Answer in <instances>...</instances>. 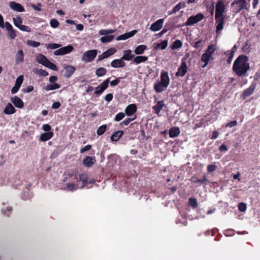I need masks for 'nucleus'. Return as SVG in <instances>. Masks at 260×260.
<instances>
[{"mask_svg":"<svg viewBox=\"0 0 260 260\" xmlns=\"http://www.w3.org/2000/svg\"><path fill=\"white\" fill-rule=\"evenodd\" d=\"M60 87V85L57 83H52L48 84L45 87V89L46 91H50L55 89H59Z\"/></svg>","mask_w":260,"mask_h":260,"instance_id":"obj_35","label":"nucleus"},{"mask_svg":"<svg viewBox=\"0 0 260 260\" xmlns=\"http://www.w3.org/2000/svg\"><path fill=\"white\" fill-rule=\"evenodd\" d=\"M109 82L110 78L104 80L99 86L95 88V90L94 92V94H101L108 88Z\"/></svg>","mask_w":260,"mask_h":260,"instance_id":"obj_7","label":"nucleus"},{"mask_svg":"<svg viewBox=\"0 0 260 260\" xmlns=\"http://www.w3.org/2000/svg\"><path fill=\"white\" fill-rule=\"evenodd\" d=\"M18 20H19V25H17L16 21L14 20V25L22 31L29 32L31 31V29L29 26L22 25V19L20 16H17Z\"/></svg>","mask_w":260,"mask_h":260,"instance_id":"obj_12","label":"nucleus"},{"mask_svg":"<svg viewBox=\"0 0 260 260\" xmlns=\"http://www.w3.org/2000/svg\"><path fill=\"white\" fill-rule=\"evenodd\" d=\"M204 18V15L201 13L195 16L189 17L185 22L186 26H191L201 21Z\"/></svg>","mask_w":260,"mask_h":260,"instance_id":"obj_3","label":"nucleus"},{"mask_svg":"<svg viewBox=\"0 0 260 260\" xmlns=\"http://www.w3.org/2000/svg\"><path fill=\"white\" fill-rule=\"evenodd\" d=\"M107 70L105 68L101 67L98 68L95 71V74L98 77H102L107 73Z\"/></svg>","mask_w":260,"mask_h":260,"instance_id":"obj_37","label":"nucleus"},{"mask_svg":"<svg viewBox=\"0 0 260 260\" xmlns=\"http://www.w3.org/2000/svg\"><path fill=\"white\" fill-rule=\"evenodd\" d=\"M45 66L53 71H56L57 70V66L54 63L50 62L49 60Z\"/></svg>","mask_w":260,"mask_h":260,"instance_id":"obj_48","label":"nucleus"},{"mask_svg":"<svg viewBox=\"0 0 260 260\" xmlns=\"http://www.w3.org/2000/svg\"><path fill=\"white\" fill-rule=\"evenodd\" d=\"M37 74L38 75H39L40 76H43V77H46L48 75V73L47 71H46L43 69H40V70H38Z\"/></svg>","mask_w":260,"mask_h":260,"instance_id":"obj_56","label":"nucleus"},{"mask_svg":"<svg viewBox=\"0 0 260 260\" xmlns=\"http://www.w3.org/2000/svg\"><path fill=\"white\" fill-rule=\"evenodd\" d=\"M234 51H230L228 54V58L226 59V61L228 62V63H230L232 61V60L233 58V56H234Z\"/></svg>","mask_w":260,"mask_h":260,"instance_id":"obj_55","label":"nucleus"},{"mask_svg":"<svg viewBox=\"0 0 260 260\" xmlns=\"http://www.w3.org/2000/svg\"><path fill=\"white\" fill-rule=\"evenodd\" d=\"M120 82V78H117L116 79L112 80L110 82V85L112 86H115L117 85Z\"/></svg>","mask_w":260,"mask_h":260,"instance_id":"obj_57","label":"nucleus"},{"mask_svg":"<svg viewBox=\"0 0 260 260\" xmlns=\"http://www.w3.org/2000/svg\"><path fill=\"white\" fill-rule=\"evenodd\" d=\"M96 161L94 156H86L83 160V165L86 167H91Z\"/></svg>","mask_w":260,"mask_h":260,"instance_id":"obj_16","label":"nucleus"},{"mask_svg":"<svg viewBox=\"0 0 260 260\" xmlns=\"http://www.w3.org/2000/svg\"><path fill=\"white\" fill-rule=\"evenodd\" d=\"M137 106L134 104H132L127 106L125 110V114H135L137 111Z\"/></svg>","mask_w":260,"mask_h":260,"instance_id":"obj_25","label":"nucleus"},{"mask_svg":"<svg viewBox=\"0 0 260 260\" xmlns=\"http://www.w3.org/2000/svg\"><path fill=\"white\" fill-rule=\"evenodd\" d=\"M79 181H81L82 182L88 181V175L86 174H82L79 175Z\"/></svg>","mask_w":260,"mask_h":260,"instance_id":"obj_51","label":"nucleus"},{"mask_svg":"<svg viewBox=\"0 0 260 260\" xmlns=\"http://www.w3.org/2000/svg\"><path fill=\"white\" fill-rule=\"evenodd\" d=\"M164 22V19H159L157 20L151 25L150 29L153 31L159 30L162 27Z\"/></svg>","mask_w":260,"mask_h":260,"instance_id":"obj_10","label":"nucleus"},{"mask_svg":"<svg viewBox=\"0 0 260 260\" xmlns=\"http://www.w3.org/2000/svg\"><path fill=\"white\" fill-rule=\"evenodd\" d=\"M11 9L18 12H23L25 11L24 7L19 3L15 2H11L9 4Z\"/></svg>","mask_w":260,"mask_h":260,"instance_id":"obj_13","label":"nucleus"},{"mask_svg":"<svg viewBox=\"0 0 260 260\" xmlns=\"http://www.w3.org/2000/svg\"><path fill=\"white\" fill-rule=\"evenodd\" d=\"M113 96L112 93L107 94L104 98V99L108 102H111L113 99Z\"/></svg>","mask_w":260,"mask_h":260,"instance_id":"obj_59","label":"nucleus"},{"mask_svg":"<svg viewBox=\"0 0 260 260\" xmlns=\"http://www.w3.org/2000/svg\"><path fill=\"white\" fill-rule=\"evenodd\" d=\"M164 106H165V104L164 103V101H160L157 102V104L153 107V108L155 110V113L156 114H158V113L162 109V108Z\"/></svg>","mask_w":260,"mask_h":260,"instance_id":"obj_32","label":"nucleus"},{"mask_svg":"<svg viewBox=\"0 0 260 260\" xmlns=\"http://www.w3.org/2000/svg\"><path fill=\"white\" fill-rule=\"evenodd\" d=\"M168 87L164 84L160 82L159 81L157 80L154 84V89L157 93H160L162 92L165 89Z\"/></svg>","mask_w":260,"mask_h":260,"instance_id":"obj_17","label":"nucleus"},{"mask_svg":"<svg viewBox=\"0 0 260 260\" xmlns=\"http://www.w3.org/2000/svg\"><path fill=\"white\" fill-rule=\"evenodd\" d=\"M23 81V76L22 75H20L16 79L15 84L20 87Z\"/></svg>","mask_w":260,"mask_h":260,"instance_id":"obj_52","label":"nucleus"},{"mask_svg":"<svg viewBox=\"0 0 260 260\" xmlns=\"http://www.w3.org/2000/svg\"><path fill=\"white\" fill-rule=\"evenodd\" d=\"M9 32V36L11 39H14L16 37L15 30L13 29Z\"/></svg>","mask_w":260,"mask_h":260,"instance_id":"obj_61","label":"nucleus"},{"mask_svg":"<svg viewBox=\"0 0 260 260\" xmlns=\"http://www.w3.org/2000/svg\"><path fill=\"white\" fill-rule=\"evenodd\" d=\"M111 65L113 68H122L125 66V62L122 59V58H121L112 61Z\"/></svg>","mask_w":260,"mask_h":260,"instance_id":"obj_18","label":"nucleus"},{"mask_svg":"<svg viewBox=\"0 0 260 260\" xmlns=\"http://www.w3.org/2000/svg\"><path fill=\"white\" fill-rule=\"evenodd\" d=\"M168 40H164L161 41L160 43H157L154 47L155 50H158V49L164 50L166 49L168 46Z\"/></svg>","mask_w":260,"mask_h":260,"instance_id":"obj_33","label":"nucleus"},{"mask_svg":"<svg viewBox=\"0 0 260 260\" xmlns=\"http://www.w3.org/2000/svg\"><path fill=\"white\" fill-rule=\"evenodd\" d=\"M127 116H129L131 117H128L126 118L124 121H123L122 123L125 125H128L131 121L134 120L136 118V115H127Z\"/></svg>","mask_w":260,"mask_h":260,"instance_id":"obj_42","label":"nucleus"},{"mask_svg":"<svg viewBox=\"0 0 260 260\" xmlns=\"http://www.w3.org/2000/svg\"><path fill=\"white\" fill-rule=\"evenodd\" d=\"M159 81L166 85L167 87L169 86L170 80L167 72L165 71H162L161 72L160 80Z\"/></svg>","mask_w":260,"mask_h":260,"instance_id":"obj_14","label":"nucleus"},{"mask_svg":"<svg viewBox=\"0 0 260 260\" xmlns=\"http://www.w3.org/2000/svg\"><path fill=\"white\" fill-rule=\"evenodd\" d=\"M214 58L212 56H210L207 53H203L201 56V61L204 62V64L202 66V68H205L209 63L210 60H213Z\"/></svg>","mask_w":260,"mask_h":260,"instance_id":"obj_20","label":"nucleus"},{"mask_svg":"<svg viewBox=\"0 0 260 260\" xmlns=\"http://www.w3.org/2000/svg\"><path fill=\"white\" fill-rule=\"evenodd\" d=\"M185 5L182 3H179L177 4L173 8V11L171 13H170V14H172L173 13H176L177 12L179 11L182 8L184 7Z\"/></svg>","mask_w":260,"mask_h":260,"instance_id":"obj_41","label":"nucleus"},{"mask_svg":"<svg viewBox=\"0 0 260 260\" xmlns=\"http://www.w3.org/2000/svg\"><path fill=\"white\" fill-rule=\"evenodd\" d=\"M116 31L115 29H101L99 31V34L101 36L107 35L109 34H112Z\"/></svg>","mask_w":260,"mask_h":260,"instance_id":"obj_39","label":"nucleus"},{"mask_svg":"<svg viewBox=\"0 0 260 260\" xmlns=\"http://www.w3.org/2000/svg\"><path fill=\"white\" fill-rule=\"evenodd\" d=\"M225 11V5L222 0L219 1L216 4L215 15L216 18L220 16H225L223 13Z\"/></svg>","mask_w":260,"mask_h":260,"instance_id":"obj_4","label":"nucleus"},{"mask_svg":"<svg viewBox=\"0 0 260 260\" xmlns=\"http://www.w3.org/2000/svg\"><path fill=\"white\" fill-rule=\"evenodd\" d=\"M182 42L180 40H176V41H175L174 42L172 47V49L173 50L177 49L179 48H181L182 47Z\"/></svg>","mask_w":260,"mask_h":260,"instance_id":"obj_43","label":"nucleus"},{"mask_svg":"<svg viewBox=\"0 0 260 260\" xmlns=\"http://www.w3.org/2000/svg\"><path fill=\"white\" fill-rule=\"evenodd\" d=\"M53 136V132H46L43 133L40 137V140L42 142H45L50 140Z\"/></svg>","mask_w":260,"mask_h":260,"instance_id":"obj_23","label":"nucleus"},{"mask_svg":"<svg viewBox=\"0 0 260 260\" xmlns=\"http://www.w3.org/2000/svg\"><path fill=\"white\" fill-rule=\"evenodd\" d=\"M116 52V49L114 48H111L104 52H103L102 54L99 55L98 56V61H101L103 60L104 59L114 54Z\"/></svg>","mask_w":260,"mask_h":260,"instance_id":"obj_11","label":"nucleus"},{"mask_svg":"<svg viewBox=\"0 0 260 260\" xmlns=\"http://www.w3.org/2000/svg\"><path fill=\"white\" fill-rule=\"evenodd\" d=\"M216 169H217V166L214 164L209 165L207 167V171H208V172H209V173H211V172L215 171L216 170Z\"/></svg>","mask_w":260,"mask_h":260,"instance_id":"obj_53","label":"nucleus"},{"mask_svg":"<svg viewBox=\"0 0 260 260\" xmlns=\"http://www.w3.org/2000/svg\"><path fill=\"white\" fill-rule=\"evenodd\" d=\"M135 55L132 54V51L131 50H126L124 51L123 55L121 57L122 59L123 60H127L129 61L132 60L133 58H134Z\"/></svg>","mask_w":260,"mask_h":260,"instance_id":"obj_21","label":"nucleus"},{"mask_svg":"<svg viewBox=\"0 0 260 260\" xmlns=\"http://www.w3.org/2000/svg\"><path fill=\"white\" fill-rule=\"evenodd\" d=\"M66 185L67 189L69 191H73L79 188L78 185L74 183H67Z\"/></svg>","mask_w":260,"mask_h":260,"instance_id":"obj_44","label":"nucleus"},{"mask_svg":"<svg viewBox=\"0 0 260 260\" xmlns=\"http://www.w3.org/2000/svg\"><path fill=\"white\" fill-rule=\"evenodd\" d=\"M74 49L72 45H68L59 48L54 51V54L55 55H62L72 52Z\"/></svg>","mask_w":260,"mask_h":260,"instance_id":"obj_8","label":"nucleus"},{"mask_svg":"<svg viewBox=\"0 0 260 260\" xmlns=\"http://www.w3.org/2000/svg\"><path fill=\"white\" fill-rule=\"evenodd\" d=\"M97 55L96 50H90L85 52L82 57V60L86 62L92 61Z\"/></svg>","mask_w":260,"mask_h":260,"instance_id":"obj_2","label":"nucleus"},{"mask_svg":"<svg viewBox=\"0 0 260 260\" xmlns=\"http://www.w3.org/2000/svg\"><path fill=\"white\" fill-rule=\"evenodd\" d=\"M194 127L193 128L194 130L198 128L205 127L206 125V120L200 116H197V118L196 120L194 121Z\"/></svg>","mask_w":260,"mask_h":260,"instance_id":"obj_15","label":"nucleus"},{"mask_svg":"<svg viewBox=\"0 0 260 260\" xmlns=\"http://www.w3.org/2000/svg\"><path fill=\"white\" fill-rule=\"evenodd\" d=\"M250 69L248 57L245 55H240L235 60L233 71L239 77L247 76V71Z\"/></svg>","mask_w":260,"mask_h":260,"instance_id":"obj_1","label":"nucleus"},{"mask_svg":"<svg viewBox=\"0 0 260 260\" xmlns=\"http://www.w3.org/2000/svg\"><path fill=\"white\" fill-rule=\"evenodd\" d=\"M236 3L239 4V10L238 12L242 9H247V4L246 0H237Z\"/></svg>","mask_w":260,"mask_h":260,"instance_id":"obj_36","label":"nucleus"},{"mask_svg":"<svg viewBox=\"0 0 260 260\" xmlns=\"http://www.w3.org/2000/svg\"><path fill=\"white\" fill-rule=\"evenodd\" d=\"M4 112L5 114H14L15 112H16V110L12 104L8 103L7 105Z\"/></svg>","mask_w":260,"mask_h":260,"instance_id":"obj_29","label":"nucleus"},{"mask_svg":"<svg viewBox=\"0 0 260 260\" xmlns=\"http://www.w3.org/2000/svg\"><path fill=\"white\" fill-rule=\"evenodd\" d=\"M50 26L54 28H57L59 26V22L56 19H52L50 22Z\"/></svg>","mask_w":260,"mask_h":260,"instance_id":"obj_50","label":"nucleus"},{"mask_svg":"<svg viewBox=\"0 0 260 260\" xmlns=\"http://www.w3.org/2000/svg\"><path fill=\"white\" fill-rule=\"evenodd\" d=\"M128 39L126 33H125L124 34H122L121 35H120L118 36L116 38V40L120 41V40H125Z\"/></svg>","mask_w":260,"mask_h":260,"instance_id":"obj_58","label":"nucleus"},{"mask_svg":"<svg viewBox=\"0 0 260 260\" xmlns=\"http://www.w3.org/2000/svg\"><path fill=\"white\" fill-rule=\"evenodd\" d=\"M148 58V57L146 56H137L134 57L133 61L135 63L138 64L146 61Z\"/></svg>","mask_w":260,"mask_h":260,"instance_id":"obj_28","label":"nucleus"},{"mask_svg":"<svg viewBox=\"0 0 260 260\" xmlns=\"http://www.w3.org/2000/svg\"><path fill=\"white\" fill-rule=\"evenodd\" d=\"M20 87L15 84L14 86L12 88L11 91L12 94H15L18 92Z\"/></svg>","mask_w":260,"mask_h":260,"instance_id":"obj_63","label":"nucleus"},{"mask_svg":"<svg viewBox=\"0 0 260 260\" xmlns=\"http://www.w3.org/2000/svg\"><path fill=\"white\" fill-rule=\"evenodd\" d=\"M225 17V16H220L217 18L216 16H215L216 24V34L218 35L220 34L221 31L223 29Z\"/></svg>","mask_w":260,"mask_h":260,"instance_id":"obj_6","label":"nucleus"},{"mask_svg":"<svg viewBox=\"0 0 260 260\" xmlns=\"http://www.w3.org/2000/svg\"><path fill=\"white\" fill-rule=\"evenodd\" d=\"M246 208V205L244 203H240L238 205V209L241 212H245Z\"/></svg>","mask_w":260,"mask_h":260,"instance_id":"obj_54","label":"nucleus"},{"mask_svg":"<svg viewBox=\"0 0 260 260\" xmlns=\"http://www.w3.org/2000/svg\"><path fill=\"white\" fill-rule=\"evenodd\" d=\"M5 26L8 31H10L13 29L12 25L9 22H6L5 23Z\"/></svg>","mask_w":260,"mask_h":260,"instance_id":"obj_64","label":"nucleus"},{"mask_svg":"<svg viewBox=\"0 0 260 260\" xmlns=\"http://www.w3.org/2000/svg\"><path fill=\"white\" fill-rule=\"evenodd\" d=\"M107 128V125L104 124L100 126L97 129V134L99 136L103 135L106 131Z\"/></svg>","mask_w":260,"mask_h":260,"instance_id":"obj_46","label":"nucleus"},{"mask_svg":"<svg viewBox=\"0 0 260 260\" xmlns=\"http://www.w3.org/2000/svg\"><path fill=\"white\" fill-rule=\"evenodd\" d=\"M193 182L197 183H204L205 185H207L208 183L209 182V180L207 179L206 177L205 176H203V179H196L195 180L192 181Z\"/></svg>","mask_w":260,"mask_h":260,"instance_id":"obj_47","label":"nucleus"},{"mask_svg":"<svg viewBox=\"0 0 260 260\" xmlns=\"http://www.w3.org/2000/svg\"><path fill=\"white\" fill-rule=\"evenodd\" d=\"M36 60L38 63L44 66L46 65L47 62L48 61L47 58L42 54H40L37 56Z\"/></svg>","mask_w":260,"mask_h":260,"instance_id":"obj_27","label":"nucleus"},{"mask_svg":"<svg viewBox=\"0 0 260 260\" xmlns=\"http://www.w3.org/2000/svg\"><path fill=\"white\" fill-rule=\"evenodd\" d=\"M65 75L64 76L68 78H70L76 71L75 67L71 65L68 66L64 68Z\"/></svg>","mask_w":260,"mask_h":260,"instance_id":"obj_19","label":"nucleus"},{"mask_svg":"<svg viewBox=\"0 0 260 260\" xmlns=\"http://www.w3.org/2000/svg\"><path fill=\"white\" fill-rule=\"evenodd\" d=\"M188 204L192 208H196L198 206V202L196 198H190L188 200Z\"/></svg>","mask_w":260,"mask_h":260,"instance_id":"obj_40","label":"nucleus"},{"mask_svg":"<svg viewBox=\"0 0 260 260\" xmlns=\"http://www.w3.org/2000/svg\"><path fill=\"white\" fill-rule=\"evenodd\" d=\"M42 129L46 132H50L51 126L47 124H43L42 126Z\"/></svg>","mask_w":260,"mask_h":260,"instance_id":"obj_60","label":"nucleus"},{"mask_svg":"<svg viewBox=\"0 0 260 260\" xmlns=\"http://www.w3.org/2000/svg\"><path fill=\"white\" fill-rule=\"evenodd\" d=\"M187 71L188 67L185 61V58H182L181 65L178 68L177 72L176 73V76L177 77H183L186 74Z\"/></svg>","mask_w":260,"mask_h":260,"instance_id":"obj_5","label":"nucleus"},{"mask_svg":"<svg viewBox=\"0 0 260 260\" xmlns=\"http://www.w3.org/2000/svg\"><path fill=\"white\" fill-rule=\"evenodd\" d=\"M46 47L47 49H55L56 48H58L61 47V45L59 44H55V43H50V44H46Z\"/></svg>","mask_w":260,"mask_h":260,"instance_id":"obj_45","label":"nucleus"},{"mask_svg":"<svg viewBox=\"0 0 260 260\" xmlns=\"http://www.w3.org/2000/svg\"><path fill=\"white\" fill-rule=\"evenodd\" d=\"M256 83H252L249 87L244 90L241 94V97L243 98V99H245L250 96L253 93L256 88Z\"/></svg>","mask_w":260,"mask_h":260,"instance_id":"obj_9","label":"nucleus"},{"mask_svg":"<svg viewBox=\"0 0 260 260\" xmlns=\"http://www.w3.org/2000/svg\"><path fill=\"white\" fill-rule=\"evenodd\" d=\"M147 49V46L145 45H140L135 49L134 52L136 54L140 55L143 53L144 51Z\"/></svg>","mask_w":260,"mask_h":260,"instance_id":"obj_30","label":"nucleus"},{"mask_svg":"<svg viewBox=\"0 0 260 260\" xmlns=\"http://www.w3.org/2000/svg\"><path fill=\"white\" fill-rule=\"evenodd\" d=\"M123 134V133L121 131H117V132L114 133L111 136V140L112 141H115V142L117 141L121 137Z\"/></svg>","mask_w":260,"mask_h":260,"instance_id":"obj_31","label":"nucleus"},{"mask_svg":"<svg viewBox=\"0 0 260 260\" xmlns=\"http://www.w3.org/2000/svg\"><path fill=\"white\" fill-rule=\"evenodd\" d=\"M11 101L15 106L17 108H22L24 106L23 101L17 96L12 98Z\"/></svg>","mask_w":260,"mask_h":260,"instance_id":"obj_22","label":"nucleus"},{"mask_svg":"<svg viewBox=\"0 0 260 260\" xmlns=\"http://www.w3.org/2000/svg\"><path fill=\"white\" fill-rule=\"evenodd\" d=\"M24 55L22 50H19L17 53L15 57L16 63L22 62L24 61Z\"/></svg>","mask_w":260,"mask_h":260,"instance_id":"obj_26","label":"nucleus"},{"mask_svg":"<svg viewBox=\"0 0 260 260\" xmlns=\"http://www.w3.org/2000/svg\"><path fill=\"white\" fill-rule=\"evenodd\" d=\"M237 124V122L236 120H233L231 121L230 122L226 124L225 126L226 127H232L234 126H235Z\"/></svg>","mask_w":260,"mask_h":260,"instance_id":"obj_62","label":"nucleus"},{"mask_svg":"<svg viewBox=\"0 0 260 260\" xmlns=\"http://www.w3.org/2000/svg\"><path fill=\"white\" fill-rule=\"evenodd\" d=\"M27 44L34 47H38L40 45V43L35 41L28 40L27 41Z\"/></svg>","mask_w":260,"mask_h":260,"instance_id":"obj_49","label":"nucleus"},{"mask_svg":"<svg viewBox=\"0 0 260 260\" xmlns=\"http://www.w3.org/2000/svg\"><path fill=\"white\" fill-rule=\"evenodd\" d=\"M216 50V46L214 44H211L208 46L207 50L205 51V53H207V54L212 56L213 53L214 52V51Z\"/></svg>","mask_w":260,"mask_h":260,"instance_id":"obj_38","label":"nucleus"},{"mask_svg":"<svg viewBox=\"0 0 260 260\" xmlns=\"http://www.w3.org/2000/svg\"><path fill=\"white\" fill-rule=\"evenodd\" d=\"M180 133V131L178 127H173L169 130V136L171 138H175L177 137Z\"/></svg>","mask_w":260,"mask_h":260,"instance_id":"obj_24","label":"nucleus"},{"mask_svg":"<svg viewBox=\"0 0 260 260\" xmlns=\"http://www.w3.org/2000/svg\"><path fill=\"white\" fill-rule=\"evenodd\" d=\"M104 36H105L101 37L100 39L101 42L103 43L110 42L113 40V39L115 37L113 35Z\"/></svg>","mask_w":260,"mask_h":260,"instance_id":"obj_34","label":"nucleus"}]
</instances>
